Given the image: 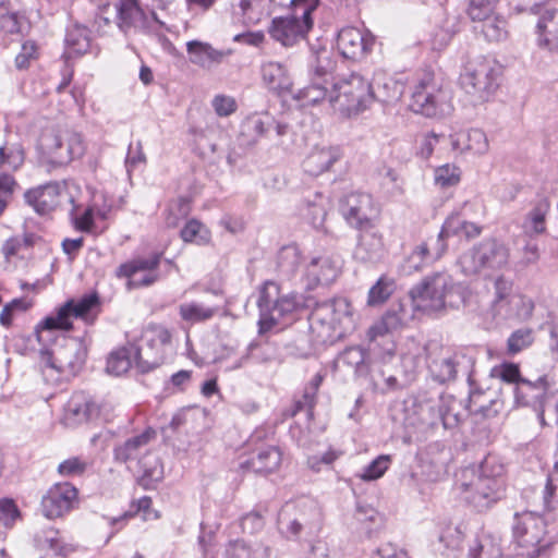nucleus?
Returning a JSON list of instances; mask_svg holds the SVG:
<instances>
[{
  "label": "nucleus",
  "mask_w": 558,
  "mask_h": 558,
  "mask_svg": "<svg viewBox=\"0 0 558 558\" xmlns=\"http://www.w3.org/2000/svg\"><path fill=\"white\" fill-rule=\"evenodd\" d=\"M413 318V312L402 302L392 304L383 315L381 319L374 324L367 332L371 341L386 333L402 329Z\"/></svg>",
  "instance_id": "23"
},
{
  "label": "nucleus",
  "mask_w": 558,
  "mask_h": 558,
  "mask_svg": "<svg viewBox=\"0 0 558 558\" xmlns=\"http://www.w3.org/2000/svg\"><path fill=\"white\" fill-rule=\"evenodd\" d=\"M438 402V410L441 415L439 423L445 429L456 427L460 421V414L457 411L458 400L452 396H440Z\"/></svg>",
  "instance_id": "46"
},
{
  "label": "nucleus",
  "mask_w": 558,
  "mask_h": 558,
  "mask_svg": "<svg viewBox=\"0 0 558 558\" xmlns=\"http://www.w3.org/2000/svg\"><path fill=\"white\" fill-rule=\"evenodd\" d=\"M502 550L499 539L490 534H483L470 547V558H501Z\"/></svg>",
  "instance_id": "41"
},
{
  "label": "nucleus",
  "mask_w": 558,
  "mask_h": 558,
  "mask_svg": "<svg viewBox=\"0 0 558 558\" xmlns=\"http://www.w3.org/2000/svg\"><path fill=\"white\" fill-rule=\"evenodd\" d=\"M372 102L390 104L401 96V87L396 80L385 72H376L372 82H368Z\"/></svg>",
  "instance_id": "31"
},
{
  "label": "nucleus",
  "mask_w": 558,
  "mask_h": 558,
  "mask_svg": "<svg viewBox=\"0 0 558 558\" xmlns=\"http://www.w3.org/2000/svg\"><path fill=\"white\" fill-rule=\"evenodd\" d=\"M291 15L275 17L269 27L270 36L286 47L294 46L305 38L313 27L312 13L319 0H294Z\"/></svg>",
  "instance_id": "7"
},
{
  "label": "nucleus",
  "mask_w": 558,
  "mask_h": 558,
  "mask_svg": "<svg viewBox=\"0 0 558 558\" xmlns=\"http://www.w3.org/2000/svg\"><path fill=\"white\" fill-rule=\"evenodd\" d=\"M374 41L356 27H344L338 33L337 49L343 58L359 61L372 51Z\"/></svg>",
  "instance_id": "20"
},
{
  "label": "nucleus",
  "mask_w": 558,
  "mask_h": 558,
  "mask_svg": "<svg viewBox=\"0 0 558 558\" xmlns=\"http://www.w3.org/2000/svg\"><path fill=\"white\" fill-rule=\"evenodd\" d=\"M161 259L160 253H154L148 257H137L128 263L121 264L116 275L119 278H132L137 272H157Z\"/></svg>",
  "instance_id": "38"
},
{
  "label": "nucleus",
  "mask_w": 558,
  "mask_h": 558,
  "mask_svg": "<svg viewBox=\"0 0 558 558\" xmlns=\"http://www.w3.org/2000/svg\"><path fill=\"white\" fill-rule=\"evenodd\" d=\"M365 361V351L361 347H349L343 350L337 357V364H342L362 372Z\"/></svg>",
  "instance_id": "54"
},
{
  "label": "nucleus",
  "mask_w": 558,
  "mask_h": 558,
  "mask_svg": "<svg viewBox=\"0 0 558 558\" xmlns=\"http://www.w3.org/2000/svg\"><path fill=\"white\" fill-rule=\"evenodd\" d=\"M546 380L538 378L536 381H531L523 378L513 387V395L515 403L524 407H532L534 410L541 401L547 396Z\"/></svg>",
  "instance_id": "30"
},
{
  "label": "nucleus",
  "mask_w": 558,
  "mask_h": 558,
  "mask_svg": "<svg viewBox=\"0 0 558 558\" xmlns=\"http://www.w3.org/2000/svg\"><path fill=\"white\" fill-rule=\"evenodd\" d=\"M99 304L96 292L85 294L80 300H69L58 310L56 316L46 317L41 323L43 330H69L72 328L71 318H86L87 314Z\"/></svg>",
  "instance_id": "17"
},
{
  "label": "nucleus",
  "mask_w": 558,
  "mask_h": 558,
  "mask_svg": "<svg viewBox=\"0 0 558 558\" xmlns=\"http://www.w3.org/2000/svg\"><path fill=\"white\" fill-rule=\"evenodd\" d=\"M279 532L288 539L301 541L303 535L312 536L320 525L319 512L313 507H296L287 504L278 514Z\"/></svg>",
  "instance_id": "14"
},
{
  "label": "nucleus",
  "mask_w": 558,
  "mask_h": 558,
  "mask_svg": "<svg viewBox=\"0 0 558 558\" xmlns=\"http://www.w3.org/2000/svg\"><path fill=\"white\" fill-rule=\"evenodd\" d=\"M24 162V151L20 145L0 146V167L16 170Z\"/></svg>",
  "instance_id": "52"
},
{
  "label": "nucleus",
  "mask_w": 558,
  "mask_h": 558,
  "mask_svg": "<svg viewBox=\"0 0 558 558\" xmlns=\"http://www.w3.org/2000/svg\"><path fill=\"white\" fill-rule=\"evenodd\" d=\"M542 425L558 426V397L546 396L535 409Z\"/></svg>",
  "instance_id": "51"
},
{
  "label": "nucleus",
  "mask_w": 558,
  "mask_h": 558,
  "mask_svg": "<svg viewBox=\"0 0 558 558\" xmlns=\"http://www.w3.org/2000/svg\"><path fill=\"white\" fill-rule=\"evenodd\" d=\"M481 32L488 41H501L507 38V23L500 16H488L482 20Z\"/></svg>",
  "instance_id": "47"
},
{
  "label": "nucleus",
  "mask_w": 558,
  "mask_h": 558,
  "mask_svg": "<svg viewBox=\"0 0 558 558\" xmlns=\"http://www.w3.org/2000/svg\"><path fill=\"white\" fill-rule=\"evenodd\" d=\"M336 68L331 51L320 49L316 52L315 61L312 64L314 77L318 80L328 78Z\"/></svg>",
  "instance_id": "50"
},
{
  "label": "nucleus",
  "mask_w": 558,
  "mask_h": 558,
  "mask_svg": "<svg viewBox=\"0 0 558 558\" xmlns=\"http://www.w3.org/2000/svg\"><path fill=\"white\" fill-rule=\"evenodd\" d=\"M463 223L464 219L460 215L454 214L449 216L446 219L439 234L435 240H441L445 243V238H448L450 235H460L463 228Z\"/></svg>",
  "instance_id": "64"
},
{
  "label": "nucleus",
  "mask_w": 558,
  "mask_h": 558,
  "mask_svg": "<svg viewBox=\"0 0 558 558\" xmlns=\"http://www.w3.org/2000/svg\"><path fill=\"white\" fill-rule=\"evenodd\" d=\"M451 459V454L445 448L437 450L433 453L430 447L427 452V458L423 460L422 473L430 482H437L441 480L448 472V464Z\"/></svg>",
  "instance_id": "35"
},
{
  "label": "nucleus",
  "mask_w": 558,
  "mask_h": 558,
  "mask_svg": "<svg viewBox=\"0 0 558 558\" xmlns=\"http://www.w3.org/2000/svg\"><path fill=\"white\" fill-rule=\"evenodd\" d=\"M131 367V357L128 349L112 352L107 361V371L113 375H121Z\"/></svg>",
  "instance_id": "55"
},
{
  "label": "nucleus",
  "mask_w": 558,
  "mask_h": 558,
  "mask_svg": "<svg viewBox=\"0 0 558 558\" xmlns=\"http://www.w3.org/2000/svg\"><path fill=\"white\" fill-rule=\"evenodd\" d=\"M396 289L395 280L388 277H380L369 289L368 304L374 306L384 303L389 299Z\"/></svg>",
  "instance_id": "49"
},
{
  "label": "nucleus",
  "mask_w": 558,
  "mask_h": 558,
  "mask_svg": "<svg viewBox=\"0 0 558 558\" xmlns=\"http://www.w3.org/2000/svg\"><path fill=\"white\" fill-rule=\"evenodd\" d=\"M550 209L547 198H541L526 215L522 228L526 238L542 234L546 231V216Z\"/></svg>",
  "instance_id": "37"
},
{
  "label": "nucleus",
  "mask_w": 558,
  "mask_h": 558,
  "mask_svg": "<svg viewBox=\"0 0 558 558\" xmlns=\"http://www.w3.org/2000/svg\"><path fill=\"white\" fill-rule=\"evenodd\" d=\"M538 45L548 48L553 58L558 59V10H546L537 25Z\"/></svg>",
  "instance_id": "28"
},
{
  "label": "nucleus",
  "mask_w": 558,
  "mask_h": 558,
  "mask_svg": "<svg viewBox=\"0 0 558 558\" xmlns=\"http://www.w3.org/2000/svg\"><path fill=\"white\" fill-rule=\"evenodd\" d=\"M116 11L118 25L124 32L131 26H135L143 17V11L136 0H120L116 4Z\"/></svg>",
  "instance_id": "42"
},
{
  "label": "nucleus",
  "mask_w": 558,
  "mask_h": 558,
  "mask_svg": "<svg viewBox=\"0 0 558 558\" xmlns=\"http://www.w3.org/2000/svg\"><path fill=\"white\" fill-rule=\"evenodd\" d=\"M509 248L496 239H485L464 252L459 258L461 270L466 276L484 269H500L508 264Z\"/></svg>",
  "instance_id": "12"
},
{
  "label": "nucleus",
  "mask_w": 558,
  "mask_h": 558,
  "mask_svg": "<svg viewBox=\"0 0 558 558\" xmlns=\"http://www.w3.org/2000/svg\"><path fill=\"white\" fill-rule=\"evenodd\" d=\"M384 253L381 234L374 229L362 230L353 252L354 259L364 264H375L383 258Z\"/></svg>",
  "instance_id": "25"
},
{
  "label": "nucleus",
  "mask_w": 558,
  "mask_h": 558,
  "mask_svg": "<svg viewBox=\"0 0 558 558\" xmlns=\"http://www.w3.org/2000/svg\"><path fill=\"white\" fill-rule=\"evenodd\" d=\"M533 342V331L529 328H521L513 331L507 341L508 352L515 354Z\"/></svg>",
  "instance_id": "57"
},
{
  "label": "nucleus",
  "mask_w": 558,
  "mask_h": 558,
  "mask_svg": "<svg viewBox=\"0 0 558 558\" xmlns=\"http://www.w3.org/2000/svg\"><path fill=\"white\" fill-rule=\"evenodd\" d=\"M340 271L339 260L332 256L314 257L305 268V280L308 289L319 284H329L336 280Z\"/></svg>",
  "instance_id": "24"
},
{
  "label": "nucleus",
  "mask_w": 558,
  "mask_h": 558,
  "mask_svg": "<svg viewBox=\"0 0 558 558\" xmlns=\"http://www.w3.org/2000/svg\"><path fill=\"white\" fill-rule=\"evenodd\" d=\"M260 317L258 322L259 333H265L276 326L279 320L291 314L299 305L293 294L282 295L280 287L274 281H266L260 289L257 301Z\"/></svg>",
  "instance_id": "13"
},
{
  "label": "nucleus",
  "mask_w": 558,
  "mask_h": 558,
  "mask_svg": "<svg viewBox=\"0 0 558 558\" xmlns=\"http://www.w3.org/2000/svg\"><path fill=\"white\" fill-rule=\"evenodd\" d=\"M190 213V201L185 197H179L168 209L166 222L168 227H177L179 219L185 218Z\"/></svg>",
  "instance_id": "62"
},
{
  "label": "nucleus",
  "mask_w": 558,
  "mask_h": 558,
  "mask_svg": "<svg viewBox=\"0 0 558 558\" xmlns=\"http://www.w3.org/2000/svg\"><path fill=\"white\" fill-rule=\"evenodd\" d=\"M452 150L483 155L488 150L486 134L478 129L462 130L450 135Z\"/></svg>",
  "instance_id": "26"
},
{
  "label": "nucleus",
  "mask_w": 558,
  "mask_h": 558,
  "mask_svg": "<svg viewBox=\"0 0 558 558\" xmlns=\"http://www.w3.org/2000/svg\"><path fill=\"white\" fill-rule=\"evenodd\" d=\"M339 154L335 148H319L313 150L303 161V169L306 173L317 177L338 160Z\"/></svg>",
  "instance_id": "36"
},
{
  "label": "nucleus",
  "mask_w": 558,
  "mask_h": 558,
  "mask_svg": "<svg viewBox=\"0 0 558 558\" xmlns=\"http://www.w3.org/2000/svg\"><path fill=\"white\" fill-rule=\"evenodd\" d=\"M98 414L99 408L89 396L84 392H75L64 408L63 423L69 427H75L89 422Z\"/></svg>",
  "instance_id": "22"
},
{
  "label": "nucleus",
  "mask_w": 558,
  "mask_h": 558,
  "mask_svg": "<svg viewBox=\"0 0 558 558\" xmlns=\"http://www.w3.org/2000/svg\"><path fill=\"white\" fill-rule=\"evenodd\" d=\"M331 84L328 78L318 80L313 77V82L308 86L299 90L296 98L302 100L304 105H316L322 100H329Z\"/></svg>",
  "instance_id": "40"
},
{
  "label": "nucleus",
  "mask_w": 558,
  "mask_h": 558,
  "mask_svg": "<svg viewBox=\"0 0 558 558\" xmlns=\"http://www.w3.org/2000/svg\"><path fill=\"white\" fill-rule=\"evenodd\" d=\"M262 77L267 87L276 93L290 92L292 81L283 64L269 61L262 66Z\"/></svg>",
  "instance_id": "34"
},
{
  "label": "nucleus",
  "mask_w": 558,
  "mask_h": 558,
  "mask_svg": "<svg viewBox=\"0 0 558 558\" xmlns=\"http://www.w3.org/2000/svg\"><path fill=\"white\" fill-rule=\"evenodd\" d=\"M457 290L452 277L446 271L426 276L410 292L412 308L433 313L452 305L451 298Z\"/></svg>",
  "instance_id": "4"
},
{
  "label": "nucleus",
  "mask_w": 558,
  "mask_h": 558,
  "mask_svg": "<svg viewBox=\"0 0 558 558\" xmlns=\"http://www.w3.org/2000/svg\"><path fill=\"white\" fill-rule=\"evenodd\" d=\"M41 158L52 167H63L82 158L86 150L81 133L68 128H47L38 140Z\"/></svg>",
  "instance_id": "2"
},
{
  "label": "nucleus",
  "mask_w": 558,
  "mask_h": 558,
  "mask_svg": "<svg viewBox=\"0 0 558 558\" xmlns=\"http://www.w3.org/2000/svg\"><path fill=\"white\" fill-rule=\"evenodd\" d=\"M301 264V253L296 245H286L280 248L277 255V269L287 277H292Z\"/></svg>",
  "instance_id": "43"
},
{
  "label": "nucleus",
  "mask_w": 558,
  "mask_h": 558,
  "mask_svg": "<svg viewBox=\"0 0 558 558\" xmlns=\"http://www.w3.org/2000/svg\"><path fill=\"white\" fill-rule=\"evenodd\" d=\"M78 504L77 489L70 483H59L41 498V511L48 519L60 518Z\"/></svg>",
  "instance_id": "18"
},
{
  "label": "nucleus",
  "mask_w": 558,
  "mask_h": 558,
  "mask_svg": "<svg viewBox=\"0 0 558 558\" xmlns=\"http://www.w3.org/2000/svg\"><path fill=\"white\" fill-rule=\"evenodd\" d=\"M86 348L78 338L62 337L51 351L43 355L44 375L53 378L56 372L60 377L69 379L75 376L84 365Z\"/></svg>",
  "instance_id": "6"
},
{
  "label": "nucleus",
  "mask_w": 558,
  "mask_h": 558,
  "mask_svg": "<svg viewBox=\"0 0 558 558\" xmlns=\"http://www.w3.org/2000/svg\"><path fill=\"white\" fill-rule=\"evenodd\" d=\"M426 350L427 367L432 377L441 384L453 380L464 356L436 344L428 345Z\"/></svg>",
  "instance_id": "19"
},
{
  "label": "nucleus",
  "mask_w": 558,
  "mask_h": 558,
  "mask_svg": "<svg viewBox=\"0 0 558 558\" xmlns=\"http://www.w3.org/2000/svg\"><path fill=\"white\" fill-rule=\"evenodd\" d=\"M390 464L389 456H379L373 460L364 470L361 477L364 481H374L381 477Z\"/></svg>",
  "instance_id": "63"
},
{
  "label": "nucleus",
  "mask_w": 558,
  "mask_h": 558,
  "mask_svg": "<svg viewBox=\"0 0 558 558\" xmlns=\"http://www.w3.org/2000/svg\"><path fill=\"white\" fill-rule=\"evenodd\" d=\"M410 107L426 118H442L452 110L451 90L442 77L424 70L412 87Z\"/></svg>",
  "instance_id": "1"
},
{
  "label": "nucleus",
  "mask_w": 558,
  "mask_h": 558,
  "mask_svg": "<svg viewBox=\"0 0 558 558\" xmlns=\"http://www.w3.org/2000/svg\"><path fill=\"white\" fill-rule=\"evenodd\" d=\"M25 202L39 215H46L58 207L73 205V196L66 187L58 183H48L31 189L24 194Z\"/></svg>",
  "instance_id": "16"
},
{
  "label": "nucleus",
  "mask_w": 558,
  "mask_h": 558,
  "mask_svg": "<svg viewBox=\"0 0 558 558\" xmlns=\"http://www.w3.org/2000/svg\"><path fill=\"white\" fill-rule=\"evenodd\" d=\"M438 403V398H428L425 393L409 396L403 402L405 424L420 430L436 427L441 417Z\"/></svg>",
  "instance_id": "15"
},
{
  "label": "nucleus",
  "mask_w": 558,
  "mask_h": 558,
  "mask_svg": "<svg viewBox=\"0 0 558 558\" xmlns=\"http://www.w3.org/2000/svg\"><path fill=\"white\" fill-rule=\"evenodd\" d=\"M447 245L441 240H429L417 245L405 260L404 268L418 271L425 265L438 259Z\"/></svg>",
  "instance_id": "27"
},
{
  "label": "nucleus",
  "mask_w": 558,
  "mask_h": 558,
  "mask_svg": "<svg viewBox=\"0 0 558 558\" xmlns=\"http://www.w3.org/2000/svg\"><path fill=\"white\" fill-rule=\"evenodd\" d=\"M281 462V452L278 448L269 446L258 450L250 459L240 464L241 469L256 474H268L278 469Z\"/></svg>",
  "instance_id": "29"
},
{
  "label": "nucleus",
  "mask_w": 558,
  "mask_h": 558,
  "mask_svg": "<svg viewBox=\"0 0 558 558\" xmlns=\"http://www.w3.org/2000/svg\"><path fill=\"white\" fill-rule=\"evenodd\" d=\"M254 360L259 364H270L278 361L277 347L269 342L253 341L247 345L246 354H244L233 368L241 367L247 360Z\"/></svg>",
  "instance_id": "39"
},
{
  "label": "nucleus",
  "mask_w": 558,
  "mask_h": 558,
  "mask_svg": "<svg viewBox=\"0 0 558 558\" xmlns=\"http://www.w3.org/2000/svg\"><path fill=\"white\" fill-rule=\"evenodd\" d=\"M329 202L322 194H316L313 201H310L306 209V218L310 223L317 230H327L325 221L327 217Z\"/></svg>",
  "instance_id": "45"
},
{
  "label": "nucleus",
  "mask_w": 558,
  "mask_h": 558,
  "mask_svg": "<svg viewBox=\"0 0 558 558\" xmlns=\"http://www.w3.org/2000/svg\"><path fill=\"white\" fill-rule=\"evenodd\" d=\"M490 377L500 379L502 383L513 385L515 387L523 379L520 368L514 363H501L490 369Z\"/></svg>",
  "instance_id": "53"
},
{
  "label": "nucleus",
  "mask_w": 558,
  "mask_h": 558,
  "mask_svg": "<svg viewBox=\"0 0 558 558\" xmlns=\"http://www.w3.org/2000/svg\"><path fill=\"white\" fill-rule=\"evenodd\" d=\"M132 351L140 371L147 373L162 365L173 353L171 333L162 326L150 325L143 331L141 344Z\"/></svg>",
  "instance_id": "8"
},
{
  "label": "nucleus",
  "mask_w": 558,
  "mask_h": 558,
  "mask_svg": "<svg viewBox=\"0 0 558 558\" xmlns=\"http://www.w3.org/2000/svg\"><path fill=\"white\" fill-rule=\"evenodd\" d=\"M460 181V170L453 165H444L435 170V182L441 187L453 186Z\"/></svg>",
  "instance_id": "59"
},
{
  "label": "nucleus",
  "mask_w": 558,
  "mask_h": 558,
  "mask_svg": "<svg viewBox=\"0 0 558 558\" xmlns=\"http://www.w3.org/2000/svg\"><path fill=\"white\" fill-rule=\"evenodd\" d=\"M501 66L492 59L469 61L460 74V85L475 102L487 101L499 86Z\"/></svg>",
  "instance_id": "5"
},
{
  "label": "nucleus",
  "mask_w": 558,
  "mask_h": 558,
  "mask_svg": "<svg viewBox=\"0 0 558 558\" xmlns=\"http://www.w3.org/2000/svg\"><path fill=\"white\" fill-rule=\"evenodd\" d=\"M31 307V303L24 298L14 299L5 304L0 313V324L9 327L12 324L13 315L16 312H25Z\"/></svg>",
  "instance_id": "60"
},
{
  "label": "nucleus",
  "mask_w": 558,
  "mask_h": 558,
  "mask_svg": "<svg viewBox=\"0 0 558 558\" xmlns=\"http://www.w3.org/2000/svg\"><path fill=\"white\" fill-rule=\"evenodd\" d=\"M312 327L326 329L327 338H340L353 329L352 307L344 298L317 303L311 313Z\"/></svg>",
  "instance_id": "11"
},
{
  "label": "nucleus",
  "mask_w": 558,
  "mask_h": 558,
  "mask_svg": "<svg viewBox=\"0 0 558 558\" xmlns=\"http://www.w3.org/2000/svg\"><path fill=\"white\" fill-rule=\"evenodd\" d=\"M189 59L193 64L204 69H210L213 65L219 64L225 53L216 50L209 44L199 40H191L186 44Z\"/></svg>",
  "instance_id": "33"
},
{
  "label": "nucleus",
  "mask_w": 558,
  "mask_h": 558,
  "mask_svg": "<svg viewBox=\"0 0 558 558\" xmlns=\"http://www.w3.org/2000/svg\"><path fill=\"white\" fill-rule=\"evenodd\" d=\"M341 211L351 226L362 229L369 223L376 209L369 194L356 192L345 196L341 205Z\"/></svg>",
  "instance_id": "21"
},
{
  "label": "nucleus",
  "mask_w": 558,
  "mask_h": 558,
  "mask_svg": "<svg viewBox=\"0 0 558 558\" xmlns=\"http://www.w3.org/2000/svg\"><path fill=\"white\" fill-rule=\"evenodd\" d=\"M180 315L184 320L196 323L211 318L214 310L196 303H189L180 305Z\"/></svg>",
  "instance_id": "56"
},
{
  "label": "nucleus",
  "mask_w": 558,
  "mask_h": 558,
  "mask_svg": "<svg viewBox=\"0 0 558 558\" xmlns=\"http://www.w3.org/2000/svg\"><path fill=\"white\" fill-rule=\"evenodd\" d=\"M329 104L345 114L357 113L372 104L368 81L357 73L331 84Z\"/></svg>",
  "instance_id": "9"
},
{
  "label": "nucleus",
  "mask_w": 558,
  "mask_h": 558,
  "mask_svg": "<svg viewBox=\"0 0 558 558\" xmlns=\"http://www.w3.org/2000/svg\"><path fill=\"white\" fill-rule=\"evenodd\" d=\"M155 437V432L147 429L140 435L126 439L123 444L114 447L116 461L126 463L140 458L142 450Z\"/></svg>",
  "instance_id": "32"
},
{
  "label": "nucleus",
  "mask_w": 558,
  "mask_h": 558,
  "mask_svg": "<svg viewBox=\"0 0 558 558\" xmlns=\"http://www.w3.org/2000/svg\"><path fill=\"white\" fill-rule=\"evenodd\" d=\"M499 0H469L468 14L473 21H482L494 12Z\"/></svg>",
  "instance_id": "58"
},
{
  "label": "nucleus",
  "mask_w": 558,
  "mask_h": 558,
  "mask_svg": "<svg viewBox=\"0 0 558 558\" xmlns=\"http://www.w3.org/2000/svg\"><path fill=\"white\" fill-rule=\"evenodd\" d=\"M511 287V282L501 276L495 280L496 296L493 306L496 312H500L509 303Z\"/></svg>",
  "instance_id": "61"
},
{
  "label": "nucleus",
  "mask_w": 558,
  "mask_h": 558,
  "mask_svg": "<svg viewBox=\"0 0 558 558\" xmlns=\"http://www.w3.org/2000/svg\"><path fill=\"white\" fill-rule=\"evenodd\" d=\"M546 534L545 520L534 512L515 513L512 525L513 543L521 558H538L547 547L543 544Z\"/></svg>",
  "instance_id": "10"
},
{
  "label": "nucleus",
  "mask_w": 558,
  "mask_h": 558,
  "mask_svg": "<svg viewBox=\"0 0 558 558\" xmlns=\"http://www.w3.org/2000/svg\"><path fill=\"white\" fill-rule=\"evenodd\" d=\"M65 44L69 56L87 52L90 46L89 31L81 25L69 28L65 35Z\"/></svg>",
  "instance_id": "44"
},
{
  "label": "nucleus",
  "mask_w": 558,
  "mask_h": 558,
  "mask_svg": "<svg viewBox=\"0 0 558 558\" xmlns=\"http://www.w3.org/2000/svg\"><path fill=\"white\" fill-rule=\"evenodd\" d=\"M489 461L476 466H469L461 471L459 482L465 500L478 511L488 509L501 498L504 480L499 474L488 475Z\"/></svg>",
  "instance_id": "3"
},
{
  "label": "nucleus",
  "mask_w": 558,
  "mask_h": 558,
  "mask_svg": "<svg viewBox=\"0 0 558 558\" xmlns=\"http://www.w3.org/2000/svg\"><path fill=\"white\" fill-rule=\"evenodd\" d=\"M180 234L184 242H194L198 245L206 244L210 240L209 230L195 219L186 222Z\"/></svg>",
  "instance_id": "48"
}]
</instances>
